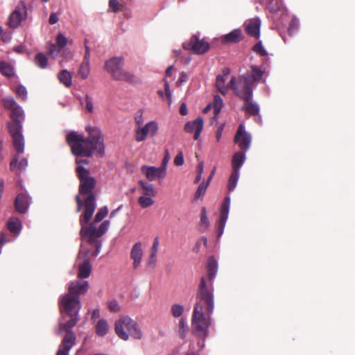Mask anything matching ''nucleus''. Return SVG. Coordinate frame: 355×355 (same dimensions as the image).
<instances>
[{"label": "nucleus", "instance_id": "bb28decb", "mask_svg": "<svg viewBox=\"0 0 355 355\" xmlns=\"http://www.w3.org/2000/svg\"><path fill=\"white\" fill-rule=\"evenodd\" d=\"M204 121L202 117H198L196 119L186 123L184 125V130L187 132L192 133L197 130V128L200 126L203 128Z\"/></svg>", "mask_w": 355, "mask_h": 355}, {"label": "nucleus", "instance_id": "2eb2a0df", "mask_svg": "<svg viewBox=\"0 0 355 355\" xmlns=\"http://www.w3.org/2000/svg\"><path fill=\"white\" fill-rule=\"evenodd\" d=\"M3 107L10 110V116L12 119H17L19 117H22L24 114V110L19 106L12 96H6L2 99Z\"/></svg>", "mask_w": 355, "mask_h": 355}, {"label": "nucleus", "instance_id": "f3484780", "mask_svg": "<svg viewBox=\"0 0 355 355\" xmlns=\"http://www.w3.org/2000/svg\"><path fill=\"white\" fill-rule=\"evenodd\" d=\"M76 337L73 331L67 332L58 350L56 355H69L70 349L75 345Z\"/></svg>", "mask_w": 355, "mask_h": 355}, {"label": "nucleus", "instance_id": "e2e57ef3", "mask_svg": "<svg viewBox=\"0 0 355 355\" xmlns=\"http://www.w3.org/2000/svg\"><path fill=\"white\" fill-rule=\"evenodd\" d=\"M28 166V161L26 159H21L19 164H18V168L20 170V171H24L26 169V168Z\"/></svg>", "mask_w": 355, "mask_h": 355}, {"label": "nucleus", "instance_id": "9d476101", "mask_svg": "<svg viewBox=\"0 0 355 355\" xmlns=\"http://www.w3.org/2000/svg\"><path fill=\"white\" fill-rule=\"evenodd\" d=\"M159 129L158 123L155 121H150L145 125L136 126L135 140L138 142H141L146 140L148 135L154 137Z\"/></svg>", "mask_w": 355, "mask_h": 355}, {"label": "nucleus", "instance_id": "37998d69", "mask_svg": "<svg viewBox=\"0 0 355 355\" xmlns=\"http://www.w3.org/2000/svg\"><path fill=\"white\" fill-rule=\"evenodd\" d=\"M184 306L180 304H175L171 306V313L173 317L179 318L184 312Z\"/></svg>", "mask_w": 355, "mask_h": 355}, {"label": "nucleus", "instance_id": "20e7f679", "mask_svg": "<svg viewBox=\"0 0 355 355\" xmlns=\"http://www.w3.org/2000/svg\"><path fill=\"white\" fill-rule=\"evenodd\" d=\"M88 138L77 132H71L67 135V141L76 156L90 157L96 151L99 156L105 152L103 139L101 130L96 127H87Z\"/></svg>", "mask_w": 355, "mask_h": 355}, {"label": "nucleus", "instance_id": "49530a36", "mask_svg": "<svg viewBox=\"0 0 355 355\" xmlns=\"http://www.w3.org/2000/svg\"><path fill=\"white\" fill-rule=\"evenodd\" d=\"M67 44V37L61 33H59L56 37V44L59 48H64Z\"/></svg>", "mask_w": 355, "mask_h": 355}, {"label": "nucleus", "instance_id": "cd10ccee", "mask_svg": "<svg viewBox=\"0 0 355 355\" xmlns=\"http://www.w3.org/2000/svg\"><path fill=\"white\" fill-rule=\"evenodd\" d=\"M139 184L141 186L142 190V195L152 196L153 197L157 195L156 189H155V187L153 184L144 180H140Z\"/></svg>", "mask_w": 355, "mask_h": 355}, {"label": "nucleus", "instance_id": "412c9836", "mask_svg": "<svg viewBox=\"0 0 355 355\" xmlns=\"http://www.w3.org/2000/svg\"><path fill=\"white\" fill-rule=\"evenodd\" d=\"M30 201L31 199L26 193H19L17 196L15 202L16 210L21 214L26 213L28 209Z\"/></svg>", "mask_w": 355, "mask_h": 355}, {"label": "nucleus", "instance_id": "7ed1b4c3", "mask_svg": "<svg viewBox=\"0 0 355 355\" xmlns=\"http://www.w3.org/2000/svg\"><path fill=\"white\" fill-rule=\"evenodd\" d=\"M214 309L213 288H208L205 277H201L196 293V303L192 315L193 333L199 337L209 335L211 324L210 315Z\"/></svg>", "mask_w": 355, "mask_h": 355}, {"label": "nucleus", "instance_id": "4c0bfd02", "mask_svg": "<svg viewBox=\"0 0 355 355\" xmlns=\"http://www.w3.org/2000/svg\"><path fill=\"white\" fill-rule=\"evenodd\" d=\"M152 196L141 195L138 198L139 205L144 209L148 208L154 204V200L151 198Z\"/></svg>", "mask_w": 355, "mask_h": 355}, {"label": "nucleus", "instance_id": "c85d7f7f", "mask_svg": "<svg viewBox=\"0 0 355 355\" xmlns=\"http://www.w3.org/2000/svg\"><path fill=\"white\" fill-rule=\"evenodd\" d=\"M242 109L250 115H255L259 112V105L255 102L251 101V100L245 101Z\"/></svg>", "mask_w": 355, "mask_h": 355}, {"label": "nucleus", "instance_id": "5701e85b", "mask_svg": "<svg viewBox=\"0 0 355 355\" xmlns=\"http://www.w3.org/2000/svg\"><path fill=\"white\" fill-rule=\"evenodd\" d=\"M245 152L239 151L234 153L232 159V166L234 171H239L246 159Z\"/></svg>", "mask_w": 355, "mask_h": 355}, {"label": "nucleus", "instance_id": "4d7b16f0", "mask_svg": "<svg viewBox=\"0 0 355 355\" xmlns=\"http://www.w3.org/2000/svg\"><path fill=\"white\" fill-rule=\"evenodd\" d=\"M159 239H158L157 237H156L154 239V241H153V245H152V248H151L150 254H157V251H158V248H159Z\"/></svg>", "mask_w": 355, "mask_h": 355}, {"label": "nucleus", "instance_id": "4468645a", "mask_svg": "<svg viewBox=\"0 0 355 355\" xmlns=\"http://www.w3.org/2000/svg\"><path fill=\"white\" fill-rule=\"evenodd\" d=\"M230 207V197L226 196L221 206L220 219L217 227V236L218 238H220L224 232L226 222L228 218Z\"/></svg>", "mask_w": 355, "mask_h": 355}, {"label": "nucleus", "instance_id": "f704fd0d", "mask_svg": "<svg viewBox=\"0 0 355 355\" xmlns=\"http://www.w3.org/2000/svg\"><path fill=\"white\" fill-rule=\"evenodd\" d=\"M0 72L8 77H11L15 74L13 67L4 61L0 62Z\"/></svg>", "mask_w": 355, "mask_h": 355}, {"label": "nucleus", "instance_id": "bf43d9fd", "mask_svg": "<svg viewBox=\"0 0 355 355\" xmlns=\"http://www.w3.org/2000/svg\"><path fill=\"white\" fill-rule=\"evenodd\" d=\"M58 16L55 12L51 13L49 16V22L50 24H55L58 21Z\"/></svg>", "mask_w": 355, "mask_h": 355}, {"label": "nucleus", "instance_id": "5fc2aeb1", "mask_svg": "<svg viewBox=\"0 0 355 355\" xmlns=\"http://www.w3.org/2000/svg\"><path fill=\"white\" fill-rule=\"evenodd\" d=\"M174 163L177 166H182L184 163V156L182 153H179L174 159Z\"/></svg>", "mask_w": 355, "mask_h": 355}, {"label": "nucleus", "instance_id": "0eeeda50", "mask_svg": "<svg viewBox=\"0 0 355 355\" xmlns=\"http://www.w3.org/2000/svg\"><path fill=\"white\" fill-rule=\"evenodd\" d=\"M230 87L236 95L244 101L251 100L252 98L253 88L252 81L247 76H241L236 81L232 76L230 79Z\"/></svg>", "mask_w": 355, "mask_h": 355}, {"label": "nucleus", "instance_id": "79ce46f5", "mask_svg": "<svg viewBox=\"0 0 355 355\" xmlns=\"http://www.w3.org/2000/svg\"><path fill=\"white\" fill-rule=\"evenodd\" d=\"M223 107V101L221 97L219 95L214 96V112L215 116L220 113Z\"/></svg>", "mask_w": 355, "mask_h": 355}, {"label": "nucleus", "instance_id": "ddd939ff", "mask_svg": "<svg viewBox=\"0 0 355 355\" xmlns=\"http://www.w3.org/2000/svg\"><path fill=\"white\" fill-rule=\"evenodd\" d=\"M183 48L184 49H191L198 54H202L208 51L209 44L208 42L200 40L196 35H193L189 42L183 44Z\"/></svg>", "mask_w": 355, "mask_h": 355}, {"label": "nucleus", "instance_id": "13d9d810", "mask_svg": "<svg viewBox=\"0 0 355 355\" xmlns=\"http://www.w3.org/2000/svg\"><path fill=\"white\" fill-rule=\"evenodd\" d=\"M157 261V254H150L149 259L147 262V266L153 268Z\"/></svg>", "mask_w": 355, "mask_h": 355}, {"label": "nucleus", "instance_id": "8fccbe9b", "mask_svg": "<svg viewBox=\"0 0 355 355\" xmlns=\"http://www.w3.org/2000/svg\"><path fill=\"white\" fill-rule=\"evenodd\" d=\"M122 6L120 5L118 0H110L109 1V8L113 12H118Z\"/></svg>", "mask_w": 355, "mask_h": 355}, {"label": "nucleus", "instance_id": "4be33fe9", "mask_svg": "<svg viewBox=\"0 0 355 355\" xmlns=\"http://www.w3.org/2000/svg\"><path fill=\"white\" fill-rule=\"evenodd\" d=\"M110 331V325L107 320L100 318L95 324V332L99 337H104Z\"/></svg>", "mask_w": 355, "mask_h": 355}, {"label": "nucleus", "instance_id": "f03ea898", "mask_svg": "<svg viewBox=\"0 0 355 355\" xmlns=\"http://www.w3.org/2000/svg\"><path fill=\"white\" fill-rule=\"evenodd\" d=\"M89 288L87 281L75 280L68 286V291L60 297V310L61 318L57 334H62L72 331V328L79 320V311L81 309L80 295L87 293Z\"/></svg>", "mask_w": 355, "mask_h": 355}, {"label": "nucleus", "instance_id": "338daca9", "mask_svg": "<svg viewBox=\"0 0 355 355\" xmlns=\"http://www.w3.org/2000/svg\"><path fill=\"white\" fill-rule=\"evenodd\" d=\"M189 79V76L188 75L185 73V72H182L180 73V78H179V82L180 83H184V82H187Z\"/></svg>", "mask_w": 355, "mask_h": 355}, {"label": "nucleus", "instance_id": "e433bc0d", "mask_svg": "<svg viewBox=\"0 0 355 355\" xmlns=\"http://www.w3.org/2000/svg\"><path fill=\"white\" fill-rule=\"evenodd\" d=\"M35 64L41 69H45L48 65V59L42 53H38L35 57Z\"/></svg>", "mask_w": 355, "mask_h": 355}, {"label": "nucleus", "instance_id": "69168bd1", "mask_svg": "<svg viewBox=\"0 0 355 355\" xmlns=\"http://www.w3.org/2000/svg\"><path fill=\"white\" fill-rule=\"evenodd\" d=\"M17 162H18V157H13V159H12V161L10 162V168L11 171H14L16 168Z\"/></svg>", "mask_w": 355, "mask_h": 355}, {"label": "nucleus", "instance_id": "b1692460", "mask_svg": "<svg viewBox=\"0 0 355 355\" xmlns=\"http://www.w3.org/2000/svg\"><path fill=\"white\" fill-rule=\"evenodd\" d=\"M218 261L214 257L211 256L207 261V270L209 279L212 282L215 279L218 272Z\"/></svg>", "mask_w": 355, "mask_h": 355}, {"label": "nucleus", "instance_id": "473e14b6", "mask_svg": "<svg viewBox=\"0 0 355 355\" xmlns=\"http://www.w3.org/2000/svg\"><path fill=\"white\" fill-rule=\"evenodd\" d=\"M209 227V221L207 215V211L205 207H202L201 209V217L200 221V230L201 232H205Z\"/></svg>", "mask_w": 355, "mask_h": 355}, {"label": "nucleus", "instance_id": "de8ad7c7", "mask_svg": "<svg viewBox=\"0 0 355 355\" xmlns=\"http://www.w3.org/2000/svg\"><path fill=\"white\" fill-rule=\"evenodd\" d=\"M15 92L19 98H21L24 100H25L26 98L27 90H26V88L24 86H23L22 85H19L17 87Z\"/></svg>", "mask_w": 355, "mask_h": 355}, {"label": "nucleus", "instance_id": "1a4fd4ad", "mask_svg": "<svg viewBox=\"0 0 355 355\" xmlns=\"http://www.w3.org/2000/svg\"><path fill=\"white\" fill-rule=\"evenodd\" d=\"M89 253V250L88 248H85L83 244H82L74 263V266L78 269V277L79 278H87L91 274L92 266L90 263Z\"/></svg>", "mask_w": 355, "mask_h": 355}, {"label": "nucleus", "instance_id": "6e6552de", "mask_svg": "<svg viewBox=\"0 0 355 355\" xmlns=\"http://www.w3.org/2000/svg\"><path fill=\"white\" fill-rule=\"evenodd\" d=\"M24 119V114L22 117L17 119H12V121L8 124V130L13 139V144L18 153H23L24 150V139L22 135L21 122Z\"/></svg>", "mask_w": 355, "mask_h": 355}, {"label": "nucleus", "instance_id": "58836bf2", "mask_svg": "<svg viewBox=\"0 0 355 355\" xmlns=\"http://www.w3.org/2000/svg\"><path fill=\"white\" fill-rule=\"evenodd\" d=\"M239 175V171H232L228 181L227 188L229 191H233L236 187Z\"/></svg>", "mask_w": 355, "mask_h": 355}, {"label": "nucleus", "instance_id": "3c124183", "mask_svg": "<svg viewBox=\"0 0 355 355\" xmlns=\"http://www.w3.org/2000/svg\"><path fill=\"white\" fill-rule=\"evenodd\" d=\"M164 82L165 95L168 98V105H170L172 102V94L170 90V85H169L168 82L166 80H164Z\"/></svg>", "mask_w": 355, "mask_h": 355}, {"label": "nucleus", "instance_id": "423d86ee", "mask_svg": "<svg viewBox=\"0 0 355 355\" xmlns=\"http://www.w3.org/2000/svg\"><path fill=\"white\" fill-rule=\"evenodd\" d=\"M116 335L123 340H128L130 336L141 340L143 333L138 323L127 315L121 316L114 324Z\"/></svg>", "mask_w": 355, "mask_h": 355}, {"label": "nucleus", "instance_id": "c756f323", "mask_svg": "<svg viewBox=\"0 0 355 355\" xmlns=\"http://www.w3.org/2000/svg\"><path fill=\"white\" fill-rule=\"evenodd\" d=\"M242 33L239 28L234 29L223 36V40L227 42H238L241 40Z\"/></svg>", "mask_w": 355, "mask_h": 355}, {"label": "nucleus", "instance_id": "393cba45", "mask_svg": "<svg viewBox=\"0 0 355 355\" xmlns=\"http://www.w3.org/2000/svg\"><path fill=\"white\" fill-rule=\"evenodd\" d=\"M7 227L12 234L15 235L16 238L20 234L22 225L18 218H12L8 221Z\"/></svg>", "mask_w": 355, "mask_h": 355}, {"label": "nucleus", "instance_id": "39448f33", "mask_svg": "<svg viewBox=\"0 0 355 355\" xmlns=\"http://www.w3.org/2000/svg\"><path fill=\"white\" fill-rule=\"evenodd\" d=\"M125 64L124 58L114 56L105 62L103 69L115 80L136 84L139 82V78L132 73L123 69Z\"/></svg>", "mask_w": 355, "mask_h": 355}, {"label": "nucleus", "instance_id": "774afa93", "mask_svg": "<svg viewBox=\"0 0 355 355\" xmlns=\"http://www.w3.org/2000/svg\"><path fill=\"white\" fill-rule=\"evenodd\" d=\"M203 128H200V126H198L197 128V130H195V132H193L194 135H193V139L195 140H198L200 137V133L202 132V130Z\"/></svg>", "mask_w": 355, "mask_h": 355}, {"label": "nucleus", "instance_id": "052dcab7", "mask_svg": "<svg viewBox=\"0 0 355 355\" xmlns=\"http://www.w3.org/2000/svg\"><path fill=\"white\" fill-rule=\"evenodd\" d=\"M91 313V319L96 320L100 317V311L98 309H93L89 311Z\"/></svg>", "mask_w": 355, "mask_h": 355}, {"label": "nucleus", "instance_id": "0e129e2a", "mask_svg": "<svg viewBox=\"0 0 355 355\" xmlns=\"http://www.w3.org/2000/svg\"><path fill=\"white\" fill-rule=\"evenodd\" d=\"M223 125H221L217 129L216 134V141L218 142L220 141V140L221 139V137H222V135H223Z\"/></svg>", "mask_w": 355, "mask_h": 355}, {"label": "nucleus", "instance_id": "72a5a7b5", "mask_svg": "<svg viewBox=\"0 0 355 355\" xmlns=\"http://www.w3.org/2000/svg\"><path fill=\"white\" fill-rule=\"evenodd\" d=\"M189 331V326L187 320L182 318L179 320L178 333L180 338H185Z\"/></svg>", "mask_w": 355, "mask_h": 355}, {"label": "nucleus", "instance_id": "c9c22d12", "mask_svg": "<svg viewBox=\"0 0 355 355\" xmlns=\"http://www.w3.org/2000/svg\"><path fill=\"white\" fill-rule=\"evenodd\" d=\"M58 79L60 83L66 87H69L71 85V75L67 70H62L58 74Z\"/></svg>", "mask_w": 355, "mask_h": 355}, {"label": "nucleus", "instance_id": "ea45409f", "mask_svg": "<svg viewBox=\"0 0 355 355\" xmlns=\"http://www.w3.org/2000/svg\"><path fill=\"white\" fill-rule=\"evenodd\" d=\"M90 72L89 61H83L78 70V73L82 78L86 79Z\"/></svg>", "mask_w": 355, "mask_h": 355}, {"label": "nucleus", "instance_id": "c03bdc74", "mask_svg": "<svg viewBox=\"0 0 355 355\" xmlns=\"http://www.w3.org/2000/svg\"><path fill=\"white\" fill-rule=\"evenodd\" d=\"M207 187L208 185L205 182L200 183L195 193V199L198 200L202 198L205 194Z\"/></svg>", "mask_w": 355, "mask_h": 355}, {"label": "nucleus", "instance_id": "a211bd4d", "mask_svg": "<svg viewBox=\"0 0 355 355\" xmlns=\"http://www.w3.org/2000/svg\"><path fill=\"white\" fill-rule=\"evenodd\" d=\"M144 251L140 241L135 243L130 250V258L132 260V266L135 269L139 268L142 261Z\"/></svg>", "mask_w": 355, "mask_h": 355}, {"label": "nucleus", "instance_id": "dca6fc26", "mask_svg": "<svg viewBox=\"0 0 355 355\" xmlns=\"http://www.w3.org/2000/svg\"><path fill=\"white\" fill-rule=\"evenodd\" d=\"M141 173L149 181H154L156 179L162 180L165 178L166 172L164 168L155 166L144 165L141 168Z\"/></svg>", "mask_w": 355, "mask_h": 355}, {"label": "nucleus", "instance_id": "aec40b11", "mask_svg": "<svg viewBox=\"0 0 355 355\" xmlns=\"http://www.w3.org/2000/svg\"><path fill=\"white\" fill-rule=\"evenodd\" d=\"M229 74L230 70L226 69L223 71L222 74L218 75L216 78V87L222 94H225L228 89L231 88L230 81L226 84V81L229 78Z\"/></svg>", "mask_w": 355, "mask_h": 355}, {"label": "nucleus", "instance_id": "09e8293b", "mask_svg": "<svg viewBox=\"0 0 355 355\" xmlns=\"http://www.w3.org/2000/svg\"><path fill=\"white\" fill-rule=\"evenodd\" d=\"M253 51L261 55H268L266 50L264 49L261 42L254 46Z\"/></svg>", "mask_w": 355, "mask_h": 355}, {"label": "nucleus", "instance_id": "a19ab883", "mask_svg": "<svg viewBox=\"0 0 355 355\" xmlns=\"http://www.w3.org/2000/svg\"><path fill=\"white\" fill-rule=\"evenodd\" d=\"M299 27H300L299 19L295 16H293L292 17V19L289 24V26L288 28V32L289 35L292 36V35H295L297 32Z\"/></svg>", "mask_w": 355, "mask_h": 355}, {"label": "nucleus", "instance_id": "f257e3e1", "mask_svg": "<svg viewBox=\"0 0 355 355\" xmlns=\"http://www.w3.org/2000/svg\"><path fill=\"white\" fill-rule=\"evenodd\" d=\"M77 164L76 171L80 180L79 194L76 196L77 202V211H80L82 208L83 202L80 196H87L85 200V209L83 216L80 218V223L83 225V232L88 237L91 241H93L96 237L104 234L108 230L110 221L106 220L101 224V228L97 231L91 224L87 227L85 223L89 221L96 209V199L94 195V189L96 187V180L90 175V172L85 167V164H88V161L85 159L76 158Z\"/></svg>", "mask_w": 355, "mask_h": 355}, {"label": "nucleus", "instance_id": "6ab92c4d", "mask_svg": "<svg viewBox=\"0 0 355 355\" xmlns=\"http://www.w3.org/2000/svg\"><path fill=\"white\" fill-rule=\"evenodd\" d=\"M246 33L252 37L259 39L260 37L261 20L258 17L247 20L245 23Z\"/></svg>", "mask_w": 355, "mask_h": 355}, {"label": "nucleus", "instance_id": "9b49d317", "mask_svg": "<svg viewBox=\"0 0 355 355\" xmlns=\"http://www.w3.org/2000/svg\"><path fill=\"white\" fill-rule=\"evenodd\" d=\"M234 143L238 144L239 147L243 152H247L251 146L252 136L247 132L243 124H240L234 139Z\"/></svg>", "mask_w": 355, "mask_h": 355}, {"label": "nucleus", "instance_id": "a878e982", "mask_svg": "<svg viewBox=\"0 0 355 355\" xmlns=\"http://www.w3.org/2000/svg\"><path fill=\"white\" fill-rule=\"evenodd\" d=\"M107 213H108V209H107V207H103L101 208L96 213L95 218H94V220L93 222L89 223L90 221V220H89V221L85 222V225L87 227H88L91 224H94V226L95 227L96 230L97 231H98L101 228V225H99L98 227H97L96 225L99 222H101L107 216Z\"/></svg>", "mask_w": 355, "mask_h": 355}, {"label": "nucleus", "instance_id": "f8f14e48", "mask_svg": "<svg viewBox=\"0 0 355 355\" xmlns=\"http://www.w3.org/2000/svg\"><path fill=\"white\" fill-rule=\"evenodd\" d=\"M26 6L24 2H21L10 15L9 26L13 28H17L26 17Z\"/></svg>", "mask_w": 355, "mask_h": 355}, {"label": "nucleus", "instance_id": "680f3d73", "mask_svg": "<svg viewBox=\"0 0 355 355\" xmlns=\"http://www.w3.org/2000/svg\"><path fill=\"white\" fill-rule=\"evenodd\" d=\"M169 156H168V150H166V154L165 155V157H164L163 160H162V165H161V168H164L165 169V172H166V168H167V164H168V162L169 161Z\"/></svg>", "mask_w": 355, "mask_h": 355}, {"label": "nucleus", "instance_id": "7c9ffc66", "mask_svg": "<svg viewBox=\"0 0 355 355\" xmlns=\"http://www.w3.org/2000/svg\"><path fill=\"white\" fill-rule=\"evenodd\" d=\"M265 72V68H259L256 66L251 67V72L248 78H250L252 81V85L254 82L260 80Z\"/></svg>", "mask_w": 355, "mask_h": 355}, {"label": "nucleus", "instance_id": "2f4dec72", "mask_svg": "<svg viewBox=\"0 0 355 355\" xmlns=\"http://www.w3.org/2000/svg\"><path fill=\"white\" fill-rule=\"evenodd\" d=\"M80 225H82V224L80 223ZM80 234H81L83 241H87L90 244H94L96 245V250L94 252V256H97L98 254V253L100 252L101 248V243L98 241V239L101 236H102L103 234L96 237L93 241H91L90 239L83 234V225H81Z\"/></svg>", "mask_w": 355, "mask_h": 355}, {"label": "nucleus", "instance_id": "a18cd8bd", "mask_svg": "<svg viewBox=\"0 0 355 355\" xmlns=\"http://www.w3.org/2000/svg\"><path fill=\"white\" fill-rule=\"evenodd\" d=\"M62 48H59L57 44H50L49 46V54L53 58H55L60 54Z\"/></svg>", "mask_w": 355, "mask_h": 355}, {"label": "nucleus", "instance_id": "864d4df0", "mask_svg": "<svg viewBox=\"0 0 355 355\" xmlns=\"http://www.w3.org/2000/svg\"><path fill=\"white\" fill-rule=\"evenodd\" d=\"M108 307L110 311L118 312L119 311V305L115 300H112L108 302Z\"/></svg>", "mask_w": 355, "mask_h": 355}, {"label": "nucleus", "instance_id": "6e6d98bb", "mask_svg": "<svg viewBox=\"0 0 355 355\" xmlns=\"http://www.w3.org/2000/svg\"><path fill=\"white\" fill-rule=\"evenodd\" d=\"M85 103L86 109L89 112H93V102H92V99L89 96H86V97L85 98Z\"/></svg>", "mask_w": 355, "mask_h": 355}, {"label": "nucleus", "instance_id": "603ef678", "mask_svg": "<svg viewBox=\"0 0 355 355\" xmlns=\"http://www.w3.org/2000/svg\"><path fill=\"white\" fill-rule=\"evenodd\" d=\"M203 171H204L203 162H200L197 166L198 174L195 178V183H198L200 181Z\"/></svg>", "mask_w": 355, "mask_h": 355}]
</instances>
